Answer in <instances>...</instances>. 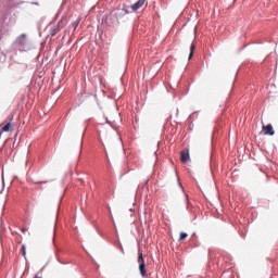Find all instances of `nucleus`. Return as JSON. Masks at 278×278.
Here are the masks:
<instances>
[{"mask_svg": "<svg viewBox=\"0 0 278 278\" xmlns=\"http://www.w3.org/2000/svg\"><path fill=\"white\" fill-rule=\"evenodd\" d=\"M25 231H27V229L26 228H22V232L25 233Z\"/></svg>", "mask_w": 278, "mask_h": 278, "instance_id": "nucleus-11", "label": "nucleus"}, {"mask_svg": "<svg viewBox=\"0 0 278 278\" xmlns=\"http://www.w3.org/2000/svg\"><path fill=\"white\" fill-rule=\"evenodd\" d=\"M41 184H47V180L41 181Z\"/></svg>", "mask_w": 278, "mask_h": 278, "instance_id": "nucleus-13", "label": "nucleus"}, {"mask_svg": "<svg viewBox=\"0 0 278 278\" xmlns=\"http://www.w3.org/2000/svg\"><path fill=\"white\" fill-rule=\"evenodd\" d=\"M138 264L141 277H147V265L144 264V256H142L140 250L138 251Z\"/></svg>", "mask_w": 278, "mask_h": 278, "instance_id": "nucleus-1", "label": "nucleus"}, {"mask_svg": "<svg viewBox=\"0 0 278 278\" xmlns=\"http://www.w3.org/2000/svg\"><path fill=\"white\" fill-rule=\"evenodd\" d=\"M197 49V43H192L190 47L189 60H192V55H194V50Z\"/></svg>", "mask_w": 278, "mask_h": 278, "instance_id": "nucleus-7", "label": "nucleus"}, {"mask_svg": "<svg viewBox=\"0 0 278 278\" xmlns=\"http://www.w3.org/2000/svg\"><path fill=\"white\" fill-rule=\"evenodd\" d=\"M186 238H188V233L181 232L179 237V242H181V240H186Z\"/></svg>", "mask_w": 278, "mask_h": 278, "instance_id": "nucleus-9", "label": "nucleus"}, {"mask_svg": "<svg viewBox=\"0 0 278 278\" xmlns=\"http://www.w3.org/2000/svg\"><path fill=\"white\" fill-rule=\"evenodd\" d=\"M180 160L184 164H186V162H188V160H190V151L188 149L182 150L180 152Z\"/></svg>", "mask_w": 278, "mask_h": 278, "instance_id": "nucleus-4", "label": "nucleus"}, {"mask_svg": "<svg viewBox=\"0 0 278 278\" xmlns=\"http://www.w3.org/2000/svg\"><path fill=\"white\" fill-rule=\"evenodd\" d=\"M25 250H26L25 245H22V253H23L24 257H25V255H27V252Z\"/></svg>", "mask_w": 278, "mask_h": 278, "instance_id": "nucleus-10", "label": "nucleus"}, {"mask_svg": "<svg viewBox=\"0 0 278 278\" xmlns=\"http://www.w3.org/2000/svg\"><path fill=\"white\" fill-rule=\"evenodd\" d=\"M77 25H78V24H75L74 29H77Z\"/></svg>", "mask_w": 278, "mask_h": 278, "instance_id": "nucleus-12", "label": "nucleus"}, {"mask_svg": "<svg viewBox=\"0 0 278 278\" xmlns=\"http://www.w3.org/2000/svg\"><path fill=\"white\" fill-rule=\"evenodd\" d=\"M16 43L25 46L27 43V35L26 34H22L20 37H17Z\"/></svg>", "mask_w": 278, "mask_h": 278, "instance_id": "nucleus-5", "label": "nucleus"}, {"mask_svg": "<svg viewBox=\"0 0 278 278\" xmlns=\"http://www.w3.org/2000/svg\"><path fill=\"white\" fill-rule=\"evenodd\" d=\"M146 1H147V0H139V1H137L136 3H134V4L131 5V9L134 10V12L140 10V8H142V5H144V2H146Z\"/></svg>", "mask_w": 278, "mask_h": 278, "instance_id": "nucleus-6", "label": "nucleus"}, {"mask_svg": "<svg viewBox=\"0 0 278 278\" xmlns=\"http://www.w3.org/2000/svg\"><path fill=\"white\" fill-rule=\"evenodd\" d=\"M263 131H265V136H275V129H273V124L263 125Z\"/></svg>", "mask_w": 278, "mask_h": 278, "instance_id": "nucleus-2", "label": "nucleus"}, {"mask_svg": "<svg viewBox=\"0 0 278 278\" xmlns=\"http://www.w3.org/2000/svg\"><path fill=\"white\" fill-rule=\"evenodd\" d=\"M62 27H64V24L62 22H59L56 25H53V27L50 29V36H55V34L60 33Z\"/></svg>", "mask_w": 278, "mask_h": 278, "instance_id": "nucleus-3", "label": "nucleus"}, {"mask_svg": "<svg viewBox=\"0 0 278 278\" xmlns=\"http://www.w3.org/2000/svg\"><path fill=\"white\" fill-rule=\"evenodd\" d=\"M12 129V124L11 123H8L5 126H3L1 128V131H10Z\"/></svg>", "mask_w": 278, "mask_h": 278, "instance_id": "nucleus-8", "label": "nucleus"}]
</instances>
